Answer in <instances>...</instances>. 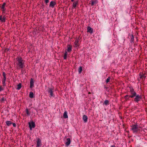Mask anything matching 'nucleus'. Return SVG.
<instances>
[{"label": "nucleus", "instance_id": "obj_38", "mask_svg": "<svg viewBox=\"0 0 147 147\" xmlns=\"http://www.w3.org/2000/svg\"><path fill=\"white\" fill-rule=\"evenodd\" d=\"M111 147H116V146L115 145H111Z\"/></svg>", "mask_w": 147, "mask_h": 147}, {"label": "nucleus", "instance_id": "obj_8", "mask_svg": "<svg viewBox=\"0 0 147 147\" xmlns=\"http://www.w3.org/2000/svg\"><path fill=\"white\" fill-rule=\"evenodd\" d=\"M56 4V3L55 1H52L50 3L49 7L52 8H53Z\"/></svg>", "mask_w": 147, "mask_h": 147}, {"label": "nucleus", "instance_id": "obj_4", "mask_svg": "<svg viewBox=\"0 0 147 147\" xmlns=\"http://www.w3.org/2000/svg\"><path fill=\"white\" fill-rule=\"evenodd\" d=\"M53 89L52 88H49L48 90V92L50 94V97H54L55 95L53 93Z\"/></svg>", "mask_w": 147, "mask_h": 147}, {"label": "nucleus", "instance_id": "obj_20", "mask_svg": "<svg viewBox=\"0 0 147 147\" xmlns=\"http://www.w3.org/2000/svg\"><path fill=\"white\" fill-rule=\"evenodd\" d=\"M22 87V84L21 83H19L17 86L16 89L18 90H19Z\"/></svg>", "mask_w": 147, "mask_h": 147}, {"label": "nucleus", "instance_id": "obj_32", "mask_svg": "<svg viewBox=\"0 0 147 147\" xmlns=\"http://www.w3.org/2000/svg\"><path fill=\"white\" fill-rule=\"evenodd\" d=\"M2 84L3 86H4L5 84V81H2Z\"/></svg>", "mask_w": 147, "mask_h": 147}, {"label": "nucleus", "instance_id": "obj_34", "mask_svg": "<svg viewBox=\"0 0 147 147\" xmlns=\"http://www.w3.org/2000/svg\"><path fill=\"white\" fill-rule=\"evenodd\" d=\"M6 77H3L2 79V81H5L6 80Z\"/></svg>", "mask_w": 147, "mask_h": 147}, {"label": "nucleus", "instance_id": "obj_3", "mask_svg": "<svg viewBox=\"0 0 147 147\" xmlns=\"http://www.w3.org/2000/svg\"><path fill=\"white\" fill-rule=\"evenodd\" d=\"M130 90L131 94V95H129V96L130 97V98H133L137 95L133 88H130Z\"/></svg>", "mask_w": 147, "mask_h": 147}, {"label": "nucleus", "instance_id": "obj_27", "mask_svg": "<svg viewBox=\"0 0 147 147\" xmlns=\"http://www.w3.org/2000/svg\"><path fill=\"white\" fill-rule=\"evenodd\" d=\"M67 52L66 51L65 53L64 54V59H66L67 58Z\"/></svg>", "mask_w": 147, "mask_h": 147}, {"label": "nucleus", "instance_id": "obj_12", "mask_svg": "<svg viewBox=\"0 0 147 147\" xmlns=\"http://www.w3.org/2000/svg\"><path fill=\"white\" fill-rule=\"evenodd\" d=\"M88 117L87 116L85 115H84L83 116V119L84 122L86 123L88 121Z\"/></svg>", "mask_w": 147, "mask_h": 147}, {"label": "nucleus", "instance_id": "obj_1", "mask_svg": "<svg viewBox=\"0 0 147 147\" xmlns=\"http://www.w3.org/2000/svg\"><path fill=\"white\" fill-rule=\"evenodd\" d=\"M16 60L17 61L16 63L18 66L20 68H23L24 66V61L22 59V57H17L16 59Z\"/></svg>", "mask_w": 147, "mask_h": 147}, {"label": "nucleus", "instance_id": "obj_18", "mask_svg": "<svg viewBox=\"0 0 147 147\" xmlns=\"http://www.w3.org/2000/svg\"><path fill=\"white\" fill-rule=\"evenodd\" d=\"M6 123L7 126H9L12 123L11 121H8L6 122Z\"/></svg>", "mask_w": 147, "mask_h": 147}, {"label": "nucleus", "instance_id": "obj_28", "mask_svg": "<svg viewBox=\"0 0 147 147\" xmlns=\"http://www.w3.org/2000/svg\"><path fill=\"white\" fill-rule=\"evenodd\" d=\"M110 79H111V78L110 77H109L107 79L106 81V82L107 83H108V82H109Z\"/></svg>", "mask_w": 147, "mask_h": 147}, {"label": "nucleus", "instance_id": "obj_15", "mask_svg": "<svg viewBox=\"0 0 147 147\" xmlns=\"http://www.w3.org/2000/svg\"><path fill=\"white\" fill-rule=\"evenodd\" d=\"M91 5L92 6L96 4L97 1V0H91Z\"/></svg>", "mask_w": 147, "mask_h": 147}, {"label": "nucleus", "instance_id": "obj_24", "mask_svg": "<svg viewBox=\"0 0 147 147\" xmlns=\"http://www.w3.org/2000/svg\"><path fill=\"white\" fill-rule=\"evenodd\" d=\"M82 71V67L81 66H80L79 67V68L78 69V71L80 74Z\"/></svg>", "mask_w": 147, "mask_h": 147}, {"label": "nucleus", "instance_id": "obj_19", "mask_svg": "<svg viewBox=\"0 0 147 147\" xmlns=\"http://www.w3.org/2000/svg\"><path fill=\"white\" fill-rule=\"evenodd\" d=\"M72 49V47L70 46H69L67 49V51L68 52H70L71 51Z\"/></svg>", "mask_w": 147, "mask_h": 147}, {"label": "nucleus", "instance_id": "obj_13", "mask_svg": "<svg viewBox=\"0 0 147 147\" xmlns=\"http://www.w3.org/2000/svg\"><path fill=\"white\" fill-rule=\"evenodd\" d=\"M71 143V140L69 138H68L66 140V142L65 144L67 146H68Z\"/></svg>", "mask_w": 147, "mask_h": 147}, {"label": "nucleus", "instance_id": "obj_21", "mask_svg": "<svg viewBox=\"0 0 147 147\" xmlns=\"http://www.w3.org/2000/svg\"><path fill=\"white\" fill-rule=\"evenodd\" d=\"M29 97L30 98H33L34 97V94L32 92H30L29 94Z\"/></svg>", "mask_w": 147, "mask_h": 147}, {"label": "nucleus", "instance_id": "obj_37", "mask_svg": "<svg viewBox=\"0 0 147 147\" xmlns=\"http://www.w3.org/2000/svg\"><path fill=\"white\" fill-rule=\"evenodd\" d=\"M5 18V17H3V18H2V16H0V18Z\"/></svg>", "mask_w": 147, "mask_h": 147}, {"label": "nucleus", "instance_id": "obj_17", "mask_svg": "<svg viewBox=\"0 0 147 147\" xmlns=\"http://www.w3.org/2000/svg\"><path fill=\"white\" fill-rule=\"evenodd\" d=\"M140 78L141 79H142V80H143V79L144 80L146 77V76H145V74H140Z\"/></svg>", "mask_w": 147, "mask_h": 147}, {"label": "nucleus", "instance_id": "obj_35", "mask_svg": "<svg viewBox=\"0 0 147 147\" xmlns=\"http://www.w3.org/2000/svg\"><path fill=\"white\" fill-rule=\"evenodd\" d=\"M3 89L2 88L1 86H0V92L3 90Z\"/></svg>", "mask_w": 147, "mask_h": 147}, {"label": "nucleus", "instance_id": "obj_6", "mask_svg": "<svg viewBox=\"0 0 147 147\" xmlns=\"http://www.w3.org/2000/svg\"><path fill=\"white\" fill-rule=\"evenodd\" d=\"M135 97V98L134 99V101L136 102H138L140 101L142 98V97L139 95L137 94Z\"/></svg>", "mask_w": 147, "mask_h": 147}, {"label": "nucleus", "instance_id": "obj_11", "mask_svg": "<svg viewBox=\"0 0 147 147\" xmlns=\"http://www.w3.org/2000/svg\"><path fill=\"white\" fill-rule=\"evenodd\" d=\"M78 1L74 2L73 4V8H76V6L78 5Z\"/></svg>", "mask_w": 147, "mask_h": 147}, {"label": "nucleus", "instance_id": "obj_31", "mask_svg": "<svg viewBox=\"0 0 147 147\" xmlns=\"http://www.w3.org/2000/svg\"><path fill=\"white\" fill-rule=\"evenodd\" d=\"M3 77H6V74L5 72H3Z\"/></svg>", "mask_w": 147, "mask_h": 147}, {"label": "nucleus", "instance_id": "obj_7", "mask_svg": "<svg viewBox=\"0 0 147 147\" xmlns=\"http://www.w3.org/2000/svg\"><path fill=\"white\" fill-rule=\"evenodd\" d=\"M41 141L39 138H38L37 141L36 147H39L41 145Z\"/></svg>", "mask_w": 147, "mask_h": 147}, {"label": "nucleus", "instance_id": "obj_30", "mask_svg": "<svg viewBox=\"0 0 147 147\" xmlns=\"http://www.w3.org/2000/svg\"><path fill=\"white\" fill-rule=\"evenodd\" d=\"M46 4L48 3L49 2V0H44Z\"/></svg>", "mask_w": 147, "mask_h": 147}, {"label": "nucleus", "instance_id": "obj_22", "mask_svg": "<svg viewBox=\"0 0 147 147\" xmlns=\"http://www.w3.org/2000/svg\"><path fill=\"white\" fill-rule=\"evenodd\" d=\"M109 100H105L103 103V104L105 105H109Z\"/></svg>", "mask_w": 147, "mask_h": 147}, {"label": "nucleus", "instance_id": "obj_14", "mask_svg": "<svg viewBox=\"0 0 147 147\" xmlns=\"http://www.w3.org/2000/svg\"><path fill=\"white\" fill-rule=\"evenodd\" d=\"M87 32L91 33H93V29L90 27L88 26L87 27Z\"/></svg>", "mask_w": 147, "mask_h": 147}, {"label": "nucleus", "instance_id": "obj_9", "mask_svg": "<svg viewBox=\"0 0 147 147\" xmlns=\"http://www.w3.org/2000/svg\"><path fill=\"white\" fill-rule=\"evenodd\" d=\"M34 82L33 79L32 78H31L30 82V87L31 88L34 86Z\"/></svg>", "mask_w": 147, "mask_h": 147}, {"label": "nucleus", "instance_id": "obj_29", "mask_svg": "<svg viewBox=\"0 0 147 147\" xmlns=\"http://www.w3.org/2000/svg\"><path fill=\"white\" fill-rule=\"evenodd\" d=\"M5 99L3 97L1 99V102H3L4 101H5Z\"/></svg>", "mask_w": 147, "mask_h": 147}, {"label": "nucleus", "instance_id": "obj_39", "mask_svg": "<svg viewBox=\"0 0 147 147\" xmlns=\"http://www.w3.org/2000/svg\"><path fill=\"white\" fill-rule=\"evenodd\" d=\"M72 2H74V0H71Z\"/></svg>", "mask_w": 147, "mask_h": 147}, {"label": "nucleus", "instance_id": "obj_23", "mask_svg": "<svg viewBox=\"0 0 147 147\" xmlns=\"http://www.w3.org/2000/svg\"><path fill=\"white\" fill-rule=\"evenodd\" d=\"M130 97L129 96V95H126L125 96L124 98L126 100H128L129 99V98Z\"/></svg>", "mask_w": 147, "mask_h": 147}, {"label": "nucleus", "instance_id": "obj_33", "mask_svg": "<svg viewBox=\"0 0 147 147\" xmlns=\"http://www.w3.org/2000/svg\"><path fill=\"white\" fill-rule=\"evenodd\" d=\"M5 19H0V20L2 22H5Z\"/></svg>", "mask_w": 147, "mask_h": 147}, {"label": "nucleus", "instance_id": "obj_5", "mask_svg": "<svg viewBox=\"0 0 147 147\" xmlns=\"http://www.w3.org/2000/svg\"><path fill=\"white\" fill-rule=\"evenodd\" d=\"M28 125L30 130H32V128L35 127V123L33 121L29 122Z\"/></svg>", "mask_w": 147, "mask_h": 147}, {"label": "nucleus", "instance_id": "obj_25", "mask_svg": "<svg viewBox=\"0 0 147 147\" xmlns=\"http://www.w3.org/2000/svg\"><path fill=\"white\" fill-rule=\"evenodd\" d=\"M26 113L27 115H30V113L29 112L28 109H26Z\"/></svg>", "mask_w": 147, "mask_h": 147}, {"label": "nucleus", "instance_id": "obj_10", "mask_svg": "<svg viewBox=\"0 0 147 147\" xmlns=\"http://www.w3.org/2000/svg\"><path fill=\"white\" fill-rule=\"evenodd\" d=\"M6 5L5 3H4L1 6V8L3 12H4L5 11V6Z\"/></svg>", "mask_w": 147, "mask_h": 147}, {"label": "nucleus", "instance_id": "obj_2", "mask_svg": "<svg viewBox=\"0 0 147 147\" xmlns=\"http://www.w3.org/2000/svg\"><path fill=\"white\" fill-rule=\"evenodd\" d=\"M131 129L132 131L133 132L136 133L138 132L140 130L139 127L137 125H134L131 126Z\"/></svg>", "mask_w": 147, "mask_h": 147}, {"label": "nucleus", "instance_id": "obj_36", "mask_svg": "<svg viewBox=\"0 0 147 147\" xmlns=\"http://www.w3.org/2000/svg\"><path fill=\"white\" fill-rule=\"evenodd\" d=\"M13 123V125L14 127H16V124L14 123Z\"/></svg>", "mask_w": 147, "mask_h": 147}, {"label": "nucleus", "instance_id": "obj_16", "mask_svg": "<svg viewBox=\"0 0 147 147\" xmlns=\"http://www.w3.org/2000/svg\"><path fill=\"white\" fill-rule=\"evenodd\" d=\"M67 114V113L66 111L64 112L63 115V117L64 118L66 119L68 118V117Z\"/></svg>", "mask_w": 147, "mask_h": 147}, {"label": "nucleus", "instance_id": "obj_26", "mask_svg": "<svg viewBox=\"0 0 147 147\" xmlns=\"http://www.w3.org/2000/svg\"><path fill=\"white\" fill-rule=\"evenodd\" d=\"M78 40H76L75 42V47H77L78 46Z\"/></svg>", "mask_w": 147, "mask_h": 147}]
</instances>
